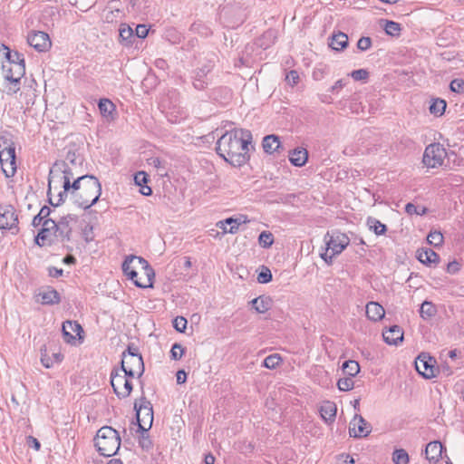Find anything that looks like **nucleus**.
<instances>
[{"label": "nucleus", "mask_w": 464, "mask_h": 464, "mask_svg": "<svg viewBox=\"0 0 464 464\" xmlns=\"http://www.w3.org/2000/svg\"><path fill=\"white\" fill-rule=\"evenodd\" d=\"M121 370H116L111 374V383L119 398H127L132 391L131 379Z\"/></svg>", "instance_id": "9"}, {"label": "nucleus", "mask_w": 464, "mask_h": 464, "mask_svg": "<svg viewBox=\"0 0 464 464\" xmlns=\"http://www.w3.org/2000/svg\"><path fill=\"white\" fill-rule=\"evenodd\" d=\"M134 181L138 186H143V184L147 183V174L143 171L138 172L134 176Z\"/></svg>", "instance_id": "55"}, {"label": "nucleus", "mask_w": 464, "mask_h": 464, "mask_svg": "<svg viewBox=\"0 0 464 464\" xmlns=\"http://www.w3.org/2000/svg\"><path fill=\"white\" fill-rule=\"evenodd\" d=\"M41 362L45 368L52 367L55 362H58V353L52 352V355H49V349L44 345L41 349Z\"/></svg>", "instance_id": "33"}, {"label": "nucleus", "mask_w": 464, "mask_h": 464, "mask_svg": "<svg viewBox=\"0 0 464 464\" xmlns=\"http://www.w3.org/2000/svg\"><path fill=\"white\" fill-rule=\"evenodd\" d=\"M272 299L269 296L260 295L251 301L252 307L256 313L264 314L272 306Z\"/></svg>", "instance_id": "30"}, {"label": "nucleus", "mask_w": 464, "mask_h": 464, "mask_svg": "<svg viewBox=\"0 0 464 464\" xmlns=\"http://www.w3.org/2000/svg\"><path fill=\"white\" fill-rule=\"evenodd\" d=\"M57 167V162L55 161L53 164V167L51 168L50 169V173H49V179H48V182H49V190L51 189V183L53 181V179L54 177V173H55V169Z\"/></svg>", "instance_id": "61"}, {"label": "nucleus", "mask_w": 464, "mask_h": 464, "mask_svg": "<svg viewBox=\"0 0 464 464\" xmlns=\"http://www.w3.org/2000/svg\"><path fill=\"white\" fill-rule=\"evenodd\" d=\"M36 298V301L42 304H53L58 302V293L52 286L45 285L39 288Z\"/></svg>", "instance_id": "21"}, {"label": "nucleus", "mask_w": 464, "mask_h": 464, "mask_svg": "<svg viewBox=\"0 0 464 464\" xmlns=\"http://www.w3.org/2000/svg\"><path fill=\"white\" fill-rule=\"evenodd\" d=\"M326 245L325 251L321 253V257L327 263L331 264L333 258L341 254L350 243L349 237L343 233H327L324 236Z\"/></svg>", "instance_id": "4"}, {"label": "nucleus", "mask_w": 464, "mask_h": 464, "mask_svg": "<svg viewBox=\"0 0 464 464\" xmlns=\"http://www.w3.org/2000/svg\"><path fill=\"white\" fill-rule=\"evenodd\" d=\"M337 386L340 391L348 392L353 388L354 382L352 377L341 378L337 382Z\"/></svg>", "instance_id": "44"}, {"label": "nucleus", "mask_w": 464, "mask_h": 464, "mask_svg": "<svg viewBox=\"0 0 464 464\" xmlns=\"http://www.w3.org/2000/svg\"><path fill=\"white\" fill-rule=\"evenodd\" d=\"M1 48L5 51V56L6 58L5 63H24V54L17 51L12 52L6 45L2 44Z\"/></svg>", "instance_id": "36"}, {"label": "nucleus", "mask_w": 464, "mask_h": 464, "mask_svg": "<svg viewBox=\"0 0 464 464\" xmlns=\"http://www.w3.org/2000/svg\"><path fill=\"white\" fill-rule=\"evenodd\" d=\"M327 74L326 67L325 66H319L315 67L312 72V77L314 81H321L323 80L325 75Z\"/></svg>", "instance_id": "49"}, {"label": "nucleus", "mask_w": 464, "mask_h": 464, "mask_svg": "<svg viewBox=\"0 0 464 464\" xmlns=\"http://www.w3.org/2000/svg\"><path fill=\"white\" fill-rule=\"evenodd\" d=\"M18 217L13 206H0V229L17 228Z\"/></svg>", "instance_id": "18"}, {"label": "nucleus", "mask_w": 464, "mask_h": 464, "mask_svg": "<svg viewBox=\"0 0 464 464\" xmlns=\"http://www.w3.org/2000/svg\"><path fill=\"white\" fill-rule=\"evenodd\" d=\"M442 444L440 441H431L427 444L425 449V455L430 461H438L442 453Z\"/></svg>", "instance_id": "26"}, {"label": "nucleus", "mask_w": 464, "mask_h": 464, "mask_svg": "<svg viewBox=\"0 0 464 464\" xmlns=\"http://www.w3.org/2000/svg\"><path fill=\"white\" fill-rule=\"evenodd\" d=\"M417 258L425 265H437L440 260L439 255L430 248H421L417 251Z\"/></svg>", "instance_id": "24"}, {"label": "nucleus", "mask_w": 464, "mask_h": 464, "mask_svg": "<svg viewBox=\"0 0 464 464\" xmlns=\"http://www.w3.org/2000/svg\"><path fill=\"white\" fill-rule=\"evenodd\" d=\"M435 360L428 353H420L415 360L416 371L424 378L430 379L435 376Z\"/></svg>", "instance_id": "14"}, {"label": "nucleus", "mask_w": 464, "mask_h": 464, "mask_svg": "<svg viewBox=\"0 0 464 464\" xmlns=\"http://www.w3.org/2000/svg\"><path fill=\"white\" fill-rule=\"evenodd\" d=\"M272 280L271 271L267 267H264L263 270L257 276V281L260 284H266Z\"/></svg>", "instance_id": "48"}, {"label": "nucleus", "mask_w": 464, "mask_h": 464, "mask_svg": "<svg viewBox=\"0 0 464 464\" xmlns=\"http://www.w3.org/2000/svg\"><path fill=\"white\" fill-rule=\"evenodd\" d=\"M344 86V82L343 80H338L331 88L332 92H334L338 89H342Z\"/></svg>", "instance_id": "64"}, {"label": "nucleus", "mask_w": 464, "mask_h": 464, "mask_svg": "<svg viewBox=\"0 0 464 464\" xmlns=\"http://www.w3.org/2000/svg\"><path fill=\"white\" fill-rule=\"evenodd\" d=\"M343 371L348 377H354L360 372V365L356 361L348 360L343 364Z\"/></svg>", "instance_id": "34"}, {"label": "nucleus", "mask_w": 464, "mask_h": 464, "mask_svg": "<svg viewBox=\"0 0 464 464\" xmlns=\"http://www.w3.org/2000/svg\"><path fill=\"white\" fill-rule=\"evenodd\" d=\"M420 314L424 320L430 319L436 314L435 305L430 302L424 301L420 305Z\"/></svg>", "instance_id": "35"}, {"label": "nucleus", "mask_w": 464, "mask_h": 464, "mask_svg": "<svg viewBox=\"0 0 464 464\" xmlns=\"http://www.w3.org/2000/svg\"><path fill=\"white\" fill-rule=\"evenodd\" d=\"M188 321L183 316H177L173 320V327L179 333H184L187 328Z\"/></svg>", "instance_id": "45"}, {"label": "nucleus", "mask_w": 464, "mask_h": 464, "mask_svg": "<svg viewBox=\"0 0 464 464\" xmlns=\"http://www.w3.org/2000/svg\"><path fill=\"white\" fill-rule=\"evenodd\" d=\"M299 74L296 71L291 70L285 74V81L290 86H295L299 82Z\"/></svg>", "instance_id": "46"}, {"label": "nucleus", "mask_w": 464, "mask_h": 464, "mask_svg": "<svg viewBox=\"0 0 464 464\" xmlns=\"http://www.w3.org/2000/svg\"><path fill=\"white\" fill-rule=\"evenodd\" d=\"M385 310L377 302H369L366 304V315L371 321H379L384 317Z\"/></svg>", "instance_id": "25"}, {"label": "nucleus", "mask_w": 464, "mask_h": 464, "mask_svg": "<svg viewBox=\"0 0 464 464\" xmlns=\"http://www.w3.org/2000/svg\"><path fill=\"white\" fill-rule=\"evenodd\" d=\"M50 214H51V208L47 206H44L41 208L40 212L38 213V215L44 219V221L45 219H50L49 218Z\"/></svg>", "instance_id": "58"}, {"label": "nucleus", "mask_w": 464, "mask_h": 464, "mask_svg": "<svg viewBox=\"0 0 464 464\" xmlns=\"http://www.w3.org/2000/svg\"><path fill=\"white\" fill-rule=\"evenodd\" d=\"M252 133L245 129H234L224 133L217 142V152L234 167H240L249 160Z\"/></svg>", "instance_id": "1"}, {"label": "nucleus", "mask_w": 464, "mask_h": 464, "mask_svg": "<svg viewBox=\"0 0 464 464\" xmlns=\"http://www.w3.org/2000/svg\"><path fill=\"white\" fill-rule=\"evenodd\" d=\"M427 240L434 246H440L443 243V236L440 231H431L428 235Z\"/></svg>", "instance_id": "43"}, {"label": "nucleus", "mask_w": 464, "mask_h": 464, "mask_svg": "<svg viewBox=\"0 0 464 464\" xmlns=\"http://www.w3.org/2000/svg\"><path fill=\"white\" fill-rule=\"evenodd\" d=\"M129 377L140 378L144 372V363L140 354L132 351L130 347L123 353L121 369Z\"/></svg>", "instance_id": "6"}, {"label": "nucleus", "mask_w": 464, "mask_h": 464, "mask_svg": "<svg viewBox=\"0 0 464 464\" xmlns=\"http://www.w3.org/2000/svg\"><path fill=\"white\" fill-rule=\"evenodd\" d=\"M367 225L378 236L383 235L386 232V226L374 218H369Z\"/></svg>", "instance_id": "38"}, {"label": "nucleus", "mask_w": 464, "mask_h": 464, "mask_svg": "<svg viewBox=\"0 0 464 464\" xmlns=\"http://www.w3.org/2000/svg\"><path fill=\"white\" fill-rule=\"evenodd\" d=\"M258 243L264 248L270 247L274 243V236L269 231H263L258 237Z\"/></svg>", "instance_id": "40"}, {"label": "nucleus", "mask_w": 464, "mask_h": 464, "mask_svg": "<svg viewBox=\"0 0 464 464\" xmlns=\"http://www.w3.org/2000/svg\"><path fill=\"white\" fill-rule=\"evenodd\" d=\"M193 84H194V87H195L196 89H199V90H201V89L205 88V86H206L208 83H207L206 82H204V81L200 80V79H196Z\"/></svg>", "instance_id": "63"}, {"label": "nucleus", "mask_w": 464, "mask_h": 464, "mask_svg": "<svg viewBox=\"0 0 464 464\" xmlns=\"http://www.w3.org/2000/svg\"><path fill=\"white\" fill-rule=\"evenodd\" d=\"M372 431V426L362 416L355 415L350 422L349 434L353 438L367 437Z\"/></svg>", "instance_id": "17"}, {"label": "nucleus", "mask_w": 464, "mask_h": 464, "mask_svg": "<svg viewBox=\"0 0 464 464\" xmlns=\"http://www.w3.org/2000/svg\"><path fill=\"white\" fill-rule=\"evenodd\" d=\"M134 409L140 429L142 430L150 429L153 421V411L150 402L141 399L140 402L134 404Z\"/></svg>", "instance_id": "13"}, {"label": "nucleus", "mask_w": 464, "mask_h": 464, "mask_svg": "<svg viewBox=\"0 0 464 464\" xmlns=\"http://www.w3.org/2000/svg\"><path fill=\"white\" fill-rule=\"evenodd\" d=\"M348 44V36L343 33H337L333 34L330 41V47L334 50L340 51L345 48Z\"/></svg>", "instance_id": "32"}, {"label": "nucleus", "mask_w": 464, "mask_h": 464, "mask_svg": "<svg viewBox=\"0 0 464 464\" xmlns=\"http://www.w3.org/2000/svg\"><path fill=\"white\" fill-rule=\"evenodd\" d=\"M394 464H409V455L403 449L395 450L392 453Z\"/></svg>", "instance_id": "39"}, {"label": "nucleus", "mask_w": 464, "mask_h": 464, "mask_svg": "<svg viewBox=\"0 0 464 464\" xmlns=\"http://www.w3.org/2000/svg\"><path fill=\"white\" fill-rule=\"evenodd\" d=\"M146 266L147 261L144 258L132 256L124 260L122 270L129 279L134 280V278L138 277V275L140 274L139 270L141 267H146Z\"/></svg>", "instance_id": "16"}, {"label": "nucleus", "mask_w": 464, "mask_h": 464, "mask_svg": "<svg viewBox=\"0 0 464 464\" xmlns=\"http://www.w3.org/2000/svg\"><path fill=\"white\" fill-rule=\"evenodd\" d=\"M43 222H44V219L37 214L34 219H33V222H32V225L34 227H39V226H42L43 227Z\"/></svg>", "instance_id": "62"}, {"label": "nucleus", "mask_w": 464, "mask_h": 464, "mask_svg": "<svg viewBox=\"0 0 464 464\" xmlns=\"http://www.w3.org/2000/svg\"><path fill=\"white\" fill-rule=\"evenodd\" d=\"M82 160L80 155L76 153V150H69L63 161V169L62 170L63 181H65L66 178L72 179L80 176L82 173Z\"/></svg>", "instance_id": "10"}, {"label": "nucleus", "mask_w": 464, "mask_h": 464, "mask_svg": "<svg viewBox=\"0 0 464 464\" xmlns=\"http://www.w3.org/2000/svg\"><path fill=\"white\" fill-rule=\"evenodd\" d=\"M0 161L6 177H13L16 171L14 144L5 138L0 140Z\"/></svg>", "instance_id": "5"}, {"label": "nucleus", "mask_w": 464, "mask_h": 464, "mask_svg": "<svg viewBox=\"0 0 464 464\" xmlns=\"http://www.w3.org/2000/svg\"><path fill=\"white\" fill-rule=\"evenodd\" d=\"M187 381V373L184 370H179L177 372V383L183 384Z\"/></svg>", "instance_id": "60"}, {"label": "nucleus", "mask_w": 464, "mask_h": 464, "mask_svg": "<svg viewBox=\"0 0 464 464\" xmlns=\"http://www.w3.org/2000/svg\"><path fill=\"white\" fill-rule=\"evenodd\" d=\"M27 44L37 52H45L51 47L49 35L42 31H32L27 35Z\"/></svg>", "instance_id": "15"}, {"label": "nucleus", "mask_w": 464, "mask_h": 464, "mask_svg": "<svg viewBox=\"0 0 464 464\" xmlns=\"http://www.w3.org/2000/svg\"><path fill=\"white\" fill-rule=\"evenodd\" d=\"M308 160V152L304 148H296L293 150L289 154L290 162L296 166H304Z\"/></svg>", "instance_id": "27"}, {"label": "nucleus", "mask_w": 464, "mask_h": 464, "mask_svg": "<svg viewBox=\"0 0 464 464\" xmlns=\"http://www.w3.org/2000/svg\"><path fill=\"white\" fill-rule=\"evenodd\" d=\"M98 107L102 117L111 121L115 119L114 112L116 111V106L109 99H101L99 101Z\"/></svg>", "instance_id": "28"}, {"label": "nucleus", "mask_w": 464, "mask_h": 464, "mask_svg": "<svg viewBox=\"0 0 464 464\" xmlns=\"http://www.w3.org/2000/svg\"><path fill=\"white\" fill-rule=\"evenodd\" d=\"M281 361H282V359H281L280 355L277 353H275V354H271V355L267 356L264 360L263 365L268 369H275L276 366L279 365Z\"/></svg>", "instance_id": "42"}, {"label": "nucleus", "mask_w": 464, "mask_h": 464, "mask_svg": "<svg viewBox=\"0 0 464 464\" xmlns=\"http://www.w3.org/2000/svg\"><path fill=\"white\" fill-rule=\"evenodd\" d=\"M184 354V348L179 343H174L170 350V355L173 360H179Z\"/></svg>", "instance_id": "47"}, {"label": "nucleus", "mask_w": 464, "mask_h": 464, "mask_svg": "<svg viewBox=\"0 0 464 464\" xmlns=\"http://www.w3.org/2000/svg\"><path fill=\"white\" fill-rule=\"evenodd\" d=\"M354 81H363L369 76V72L365 69L354 70L350 73Z\"/></svg>", "instance_id": "50"}, {"label": "nucleus", "mask_w": 464, "mask_h": 464, "mask_svg": "<svg viewBox=\"0 0 464 464\" xmlns=\"http://www.w3.org/2000/svg\"><path fill=\"white\" fill-rule=\"evenodd\" d=\"M450 88L454 92H464V81L461 79H454L451 81L450 84Z\"/></svg>", "instance_id": "51"}, {"label": "nucleus", "mask_w": 464, "mask_h": 464, "mask_svg": "<svg viewBox=\"0 0 464 464\" xmlns=\"http://www.w3.org/2000/svg\"><path fill=\"white\" fill-rule=\"evenodd\" d=\"M405 211L409 215H413V214L423 215L426 212V208H421V210H419L418 208L414 204L408 203L405 206Z\"/></svg>", "instance_id": "53"}, {"label": "nucleus", "mask_w": 464, "mask_h": 464, "mask_svg": "<svg viewBox=\"0 0 464 464\" xmlns=\"http://www.w3.org/2000/svg\"><path fill=\"white\" fill-rule=\"evenodd\" d=\"M139 272H140V274L138 275V277L131 280L135 285L140 288L151 287L155 274L149 263L147 262L146 267H141Z\"/></svg>", "instance_id": "20"}, {"label": "nucleus", "mask_w": 464, "mask_h": 464, "mask_svg": "<svg viewBox=\"0 0 464 464\" xmlns=\"http://www.w3.org/2000/svg\"><path fill=\"white\" fill-rule=\"evenodd\" d=\"M281 142L279 137L274 134L264 137L262 147L266 153L273 154L280 148Z\"/></svg>", "instance_id": "31"}, {"label": "nucleus", "mask_w": 464, "mask_h": 464, "mask_svg": "<svg viewBox=\"0 0 464 464\" xmlns=\"http://www.w3.org/2000/svg\"><path fill=\"white\" fill-rule=\"evenodd\" d=\"M446 156L447 152L440 144H430L425 149L422 162L428 168H437L443 164Z\"/></svg>", "instance_id": "11"}, {"label": "nucleus", "mask_w": 464, "mask_h": 464, "mask_svg": "<svg viewBox=\"0 0 464 464\" xmlns=\"http://www.w3.org/2000/svg\"><path fill=\"white\" fill-rule=\"evenodd\" d=\"M136 35L139 38H145L148 35L149 29L144 24H139L136 26Z\"/></svg>", "instance_id": "56"}, {"label": "nucleus", "mask_w": 464, "mask_h": 464, "mask_svg": "<svg viewBox=\"0 0 464 464\" xmlns=\"http://www.w3.org/2000/svg\"><path fill=\"white\" fill-rule=\"evenodd\" d=\"M26 443H27L29 448H33L35 450H40V447H41L40 442L38 441L37 439H35L33 436H28L26 438Z\"/></svg>", "instance_id": "57"}, {"label": "nucleus", "mask_w": 464, "mask_h": 464, "mask_svg": "<svg viewBox=\"0 0 464 464\" xmlns=\"http://www.w3.org/2000/svg\"><path fill=\"white\" fill-rule=\"evenodd\" d=\"M133 36V31L130 26L121 25L120 28V37L123 41L130 40Z\"/></svg>", "instance_id": "52"}, {"label": "nucleus", "mask_w": 464, "mask_h": 464, "mask_svg": "<svg viewBox=\"0 0 464 464\" xmlns=\"http://www.w3.org/2000/svg\"><path fill=\"white\" fill-rule=\"evenodd\" d=\"M250 220L246 215H237V217L227 218L217 223V227L222 229L223 233L236 234L239 226L249 223Z\"/></svg>", "instance_id": "19"}, {"label": "nucleus", "mask_w": 464, "mask_h": 464, "mask_svg": "<svg viewBox=\"0 0 464 464\" xmlns=\"http://www.w3.org/2000/svg\"><path fill=\"white\" fill-rule=\"evenodd\" d=\"M121 439L114 429L104 426L101 428L95 437V446L101 455L111 457L120 449Z\"/></svg>", "instance_id": "3"}, {"label": "nucleus", "mask_w": 464, "mask_h": 464, "mask_svg": "<svg viewBox=\"0 0 464 464\" xmlns=\"http://www.w3.org/2000/svg\"><path fill=\"white\" fill-rule=\"evenodd\" d=\"M384 30L387 34L397 36L401 32V24L393 21H385Z\"/></svg>", "instance_id": "41"}, {"label": "nucleus", "mask_w": 464, "mask_h": 464, "mask_svg": "<svg viewBox=\"0 0 464 464\" xmlns=\"http://www.w3.org/2000/svg\"><path fill=\"white\" fill-rule=\"evenodd\" d=\"M63 341L71 346H79L84 341V331L76 321H65L62 325Z\"/></svg>", "instance_id": "7"}, {"label": "nucleus", "mask_w": 464, "mask_h": 464, "mask_svg": "<svg viewBox=\"0 0 464 464\" xmlns=\"http://www.w3.org/2000/svg\"><path fill=\"white\" fill-rule=\"evenodd\" d=\"M2 69L5 78L13 85L9 87V91L15 93L19 91L20 80L25 73V63H3Z\"/></svg>", "instance_id": "8"}, {"label": "nucleus", "mask_w": 464, "mask_h": 464, "mask_svg": "<svg viewBox=\"0 0 464 464\" xmlns=\"http://www.w3.org/2000/svg\"><path fill=\"white\" fill-rule=\"evenodd\" d=\"M382 337L386 343L390 345H397L403 340V332L399 325H393L386 331H383Z\"/></svg>", "instance_id": "22"}, {"label": "nucleus", "mask_w": 464, "mask_h": 464, "mask_svg": "<svg viewBox=\"0 0 464 464\" xmlns=\"http://www.w3.org/2000/svg\"><path fill=\"white\" fill-rule=\"evenodd\" d=\"M319 411L321 417L325 422L332 423L335 419L337 407L334 402L325 401L321 404Z\"/></svg>", "instance_id": "23"}, {"label": "nucleus", "mask_w": 464, "mask_h": 464, "mask_svg": "<svg viewBox=\"0 0 464 464\" xmlns=\"http://www.w3.org/2000/svg\"><path fill=\"white\" fill-rule=\"evenodd\" d=\"M459 270V264L456 261L450 262L447 266V271L450 274H455Z\"/></svg>", "instance_id": "59"}, {"label": "nucleus", "mask_w": 464, "mask_h": 464, "mask_svg": "<svg viewBox=\"0 0 464 464\" xmlns=\"http://www.w3.org/2000/svg\"><path fill=\"white\" fill-rule=\"evenodd\" d=\"M372 45L371 38L369 37H362L359 39L357 43V47L361 51H366L368 50Z\"/></svg>", "instance_id": "54"}, {"label": "nucleus", "mask_w": 464, "mask_h": 464, "mask_svg": "<svg viewBox=\"0 0 464 464\" xmlns=\"http://www.w3.org/2000/svg\"><path fill=\"white\" fill-rule=\"evenodd\" d=\"M446 102L442 99H434L430 105V112L435 116H441L446 110Z\"/></svg>", "instance_id": "37"}, {"label": "nucleus", "mask_w": 464, "mask_h": 464, "mask_svg": "<svg viewBox=\"0 0 464 464\" xmlns=\"http://www.w3.org/2000/svg\"><path fill=\"white\" fill-rule=\"evenodd\" d=\"M63 191L60 192V205L68 198L82 208L87 209L94 205L101 194L102 185L97 178L80 175L63 181Z\"/></svg>", "instance_id": "2"}, {"label": "nucleus", "mask_w": 464, "mask_h": 464, "mask_svg": "<svg viewBox=\"0 0 464 464\" xmlns=\"http://www.w3.org/2000/svg\"><path fill=\"white\" fill-rule=\"evenodd\" d=\"M58 224L53 219H45L43 227L35 237V244L39 246H49L56 241Z\"/></svg>", "instance_id": "12"}, {"label": "nucleus", "mask_w": 464, "mask_h": 464, "mask_svg": "<svg viewBox=\"0 0 464 464\" xmlns=\"http://www.w3.org/2000/svg\"><path fill=\"white\" fill-rule=\"evenodd\" d=\"M77 217L75 215H68L60 220V235L69 239V234L77 224Z\"/></svg>", "instance_id": "29"}]
</instances>
